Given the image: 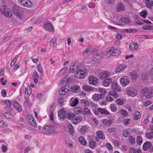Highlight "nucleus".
<instances>
[{"mask_svg": "<svg viewBox=\"0 0 153 153\" xmlns=\"http://www.w3.org/2000/svg\"><path fill=\"white\" fill-rule=\"evenodd\" d=\"M55 129L54 126L50 125L44 126L42 128V130L43 134L48 135L54 132Z\"/></svg>", "mask_w": 153, "mask_h": 153, "instance_id": "f257e3e1", "label": "nucleus"}, {"mask_svg": "<svg viewBox=\"0 0 153 153\" xmlns=\"http://www.w3.org/2000/svg\"><path fill=\"white\" fill-rule=\"evenodd\" d=\"M141 92L144 96L150 99L153 97V89L149 91L148 88H144L141 90Z\"/></svg>", "mask_w": 153, "mask_h": 153, "instance_id": "f03ea898", "label": "nucleus"}, {"mask_svg": "<svg viewBox=\"0 0 153 153\" xmlns=\"http://www.w3.org/2000/svg\"><path fill=\"white\" fill-rule=\"evenodd\" d=\"M1 12L6 17L10 18L11 17L12 13L10 10L7 8L6 6H1L0 8Z\"/></svg>", "mask_w": 153, "mask_h": 153, "instance_id": "7ed1b4c3", "label": "nucleus"}, {"mask_svg": "<svg viewBox=\"0 0 153 153\" xmlns=\"http://www.w3.org/2000/svg\"><path fill=\"white\" fill-rule=\"evenodd\" d=\"M79 63L75 62L72 63L70 68V71L71 73H74L77 72L79 69Z\"/></svg>", "mask_w": 153, "mask_h": 153, "instance_id": "20e7f679", "label": "nucleus"}, {"mask_svg": "<svg viewBox=\"0 0 153 153\" xmlns=\"http://www.w3.org/2000/svg\"><path fill=\"white\" fill-rule=\"evenodd\" d=\"M26 118L29 123L33 126L35 127L37 126L36 121L32 115H28L27 116Z\"/></svg>", "mask_w": 153, "mask_h": 153, "instance_id": "39448f33", "label": "nucleus"}, {"mask_svg": "<svg viewBox=\"0 0 153 153\" xmlns=\"http://www.w3.org/2000/svg\"><path fill=\"white\" fill-rule=\"evenodd\" d=\"M127 94L129 96L134 97L137 95V90L132 87H130L126 91Z\"/></svg>", "mask_w": 153, "mask_h": 153, "instance_id": "423d86ee", "label": "nucleus"}, {"mask_svg": "<svg viewBox=\"0 0 153 153\" xmlns=\"http://www.w3.org/2000/svg\"><path fill=\"white\" fill-rule=\"evenodd\" d=\"M13 13L19 19H21L22 15L19 12V7L16 6H14L13 8Z\"/></svg>", "mask_w": 153, "mask_h": 153, "instance_id": "0eeeda50", "label": "nucleus"}, {"mask_svg": "<svg viewBox=\"0 0 153 153\" xmlns=\"http://www.w3.org/2000/svg\"><path fill=\"white\" fill-rule=\"evenodd\" d=\"M120 82L121 85L123 86H125L127 85L130 82L129 79L127 76H124L120 79Z\"/></svg>", "mask_w": 153, "mask_h": 153, "instance_id": "6e6552de", "label": "nucleus"}, {"mask_svg": "<svg viewBox=\"0 0 153 153\" xmlns=\"http://www.w3.org/2000/svg\"><path fill=\"white\" fill-rule=\"evenodd\" d=\"M89 83L95 86L96 84L99 82V79L96 77H94L93 76H90L88 78Z\"/></svg>", "mask_w": 153, "mask_h": 153, "instance_id": "1a4fd4ad", "label": "nucleus"}, {"mask_svg": "<svg viewBox=\"0 0 153 153\" xmlns=\"http://www.w3.org/2000/svg\"><path fill=\"white\" fill-rule=\"evenodd\" d=\"M19 3L24 6L29 7L32 5V3L29 0H18Z\"/></svg>", "mask_w": 153, "mask_h": 153, "instance_id": "9d476101", "label": "nucleus"}, {"mask_svg": "<svg viewBox=\"0 0 153 153\" xmlns=\"http://www.w3.org/2000/svg\"><path fill=\"white\" fill-rule=\"evenodd\" d=\"M66 113L64 108L60 109L58 113V116L61 119H65L66 117Z\"/></svg>", "mask_w": 153, "mask_h": 153, "instance_id": "9b49d317", "label": "nucleus"}, {"mask_svg": "<svg viewBox=\"0 0 153 153\" xmlns=\"http://www.w3.org/2000/svg\"><path fill=\"white\" fill-rule=\"evenodd\" d=\"M110 74L107 71H104L100 73L99 74V77L100 79L107 78L110 76Z\"/></svg>", "mask_w": 153, "mask_h": 153, "instance_id": "f8f14e48", "label": "nucleus"}, {"mask_svg": "<svg viewBox=\"0 0 153 153\" xmlns=\"http://www.w3.org/2000/svg\"><path fill=\"white\" fill-rule=\"evenodd\" d=\"M75 76L77 78L80 79L84 77L85 76V72L82 69L79 70L75 74Z\"/></svg>", "mask_w": 153, "mask_h": 153, "instance_id": "ddd939ff", "label": "nucleus"}, {"mask_svg": "<svg viewBox=\"0 0 153 153\" xmlns=\"http://www.w3.org/2000/svg\"><path fill=\"white\" fill-rule=\"evenodd\" d=\"M93 59L95 62L99 63L102 61V58L100 55L96 54L94 55Z\"/></svg>", "mask_w": 153, "mask_h": 153, "instance_id": "4468645a", "label": "nucleus"}, {"mask_svg": "<svg viewBox=\"0 0 153 153\" xmlns=\"http://www.w3.org/2000/svg\"><path fill=\"white\" fill-rule=\"evenodd\" d=\"M143 1L148 8L151 9L153 6V0H143Z\"/></svg>", "mask_w": 153, "mask_h": 153, "instance_id": "2eb2a0df", "label": "nucleus"}, {"mask_svg": "<svg viewBox=\"0 0 153 153\" xmlns=\"http://www.w3.org/2000/svg\"><path fill=\"white\" fill-rule=\"evenodd\" d=\"M125 9L124 4L122 2L118 3L116 7L117 10L118 12H120L123 11Z\"/></svg>", "mask_w": 153, "mask_h": 153, "instance_id": "dca6fc26", "label": "nucleus"}, {"mask_svg": "<svg viewBox=\"0 0 153 153\" xmlns=\"http://www.w3.org/2000/svg\"><path fill=\"white\" fill-rule=\"evenodd\" d=\"M13 105L15 109L18 112H20L22 111V106L18 102H15L13 103Z\"/></svg>", "mask_w": 153, "mask_h": 153, "instance_id": "f3484780", "label": "nucleus"}, {"mask_svg": "<svg viewBox=\"0 0 153 153\" xmlns=\"http://www.w3.org/2000/svg\"><path fill=\"white\" fill-rule=\"evenodd\" d=\"M126 68V66L124 65L121 64L117 68L115 69V72L116 73H119L123 71Z\"/></svg>", "mask_w": 153, "mask_h": 153, "instance_id": "a211bd4d", "label": "nucleus"}, {"mask_svg": "<svg viewBox=\"0 0 153 153\" xmlns=\"http://www.w3.org/2000/svg\"><path fill=\"white\" fill-rule=\"evenodd\" d=\"M138 48L137 43V42L131 43L129 45V48L132 51L136 50Z\"/></svg>", "mask_w": 153, "mask_h": 153, "instance_id": "6ab92c4d", "label": "nucleus"}, {"mask_svg": "<svg viewBox=\"0 0 153 153\" xmlns=\"http://www.w3.org/2000/svg\"><path fill=\"white\" fill-rule=\"evenodd\" d=\"M152 144L149 142H145L143 145V149L144 150H147L151 147Z\"/></svg>", "mask_w": 153, "mask_h": 153, "instance_id": "aec40b11", "label": "nucleus"}, {"mask_svg": "<svg viewBox=\"0 0 153 153\" xmlns=\"http://www.w3.org/2000/svg\"><path fill=\"white\" fill-rule=\"evenodd\" d=\"M96 134L97 137L100 139L104 140L105 137L103 133L101 131H98L96 132Z\"/></svg>", "mask_w": 153, "mask_h": 153, "instance_id": "412c9836", "label": "nucleus"}, {"mask_svg": "<svg viewBox=\"0 0 153 153\" xmlns=\"http://www.w3.org/2000/svg\"><path fill=\"white\" fill-rule=\"evenodd\" d=\"M45 29L49 31H52L53 30V28L52 25L49 23H46L44 26Z\"/></svg>", "mask_w": 153, "mask_h": 153, "instance_id": "4be33fe9", "label": "nucleus"}, {"mask_svg": "<svg viewBox=\"0 0 153 153\" xmlns=\"http://www.w3.org/2000/svg\"><path fill=\"white\" fill-rule=\"evenodd\" d=\"M112 82V79L111 78H109L105 79L104 82H103V85L105 86H108Z\"/></svg>", "mask_w": 153, "mask_h": 153, "instance_id": "5701e85b", "label": "nucleus"}, {"mask_svg": "<svg viewBox=\"0 0 153 153\" xmlns=\"http://www.w3.org/2000/svg\"><path fill=\"white\" fill-rule=\"evenodd\" d=\"M111 87L113 89L116 90L118 92H120L121 91L116 82H112L111 84Z\"/></svg>", "mask_w": 153, "mask_h": 153, "instance_id": "b1692460", "label": "nucleus"}, {"mask_svg": "<svg viewBox=\"0 0 153 153\" xmlns=\"http://www.w3.org/2000/svg\"><path fill=\"white\" fill-rule=\"evenodd\" d=\"M1 103L2 105H5L9 107L10 106L11 102V101L9 100H6L2 101Z\"/></svg>", "mask_w": 153, "mask_h": 153, "instance_id": "393cba45", "label": "nucleus"}, {"mask_svg": "<svg viewBox=\"0 0 153 153\" xmlns=\"http://www.w3.org/2000/svg\"><path fill=\"white\" fill-rule=\"evenodd\" d=\"M98 111L99 113L102 114L108 115L109 114V112L105 109L99 108H98Z\"/></svg>", "mask_w": 153, "mask_h": 153, "instance_id": "a878e982", "label": "nucleus"}, {"mask_svg": "<svg viewBox=\"0 0 153 153\" xmlns=\"http://www.w3.org/2000/svg\"><path fill=\"white\" fill-rule=\"evenodd\" d=\"M74 112L76 114L79 115L80 113L82 114V109L79 107H77L74 109Z\"/></svg>", "mask_w": 153, "mask_h": 153, "instance_id": "bb28decb", "label": "nucleus"}, {"mask_svg": "<svg viewBox=\"0 0 153 153\" xmlns=\"http://www.w3.org/2000/svg\"><path fill=\"white\" fill-rule=\"evenodd\" d=\"M82 119V117L80 116H75L74 117L73 121H74V123H78L80 122Z\"/></svg>", "mask_w": 153, "mask_h": 153, "instance_id": "cd10ccee", "label": "nucleus"}, {"mask_svg": "<svg viewBox=\"0 0 153 153\" xmlns=\"http://www.w3.org/2000/svg\"><path fill=\"white\" fill-rule=\"evenodd\" d=\"M121 22L123 23L127 24L130 22V20L128 18L123 17L120 19Z\"/></svg>", "mask_w": 153, "mask_h": 153, "instance_id": "c85d7f7f", "label": "nucleus"}, {"mask_svg": "<svg viewBox=\"0 0 153 153\" xmlns=\"http://www.w3.org/2000/svg\"><path fill=\"white\" fill-rule=\"evenodd\" d=\"M79 88V87L78 85H76L71 87V91L73 92H75L77 91Z\"/></svg>", "mask_w": 153, "mask_h": 153, "instance_id": "c756f323", "label": "nucleus"}, {"mask_svg": "<svg viewBox=\"0 0 153 153\" xmlns=\"http://www.w3.org/2000/svg\"><path fill=\"white\" fill-rule=\"evenodd\" d=\"M79 140L82 144L85 146L87 145L86 140L84 139L82 137H80L79 138Z\"/></svg>", "mask_w": 153, "mask_h": 153, "instance_id": "7c9ffc66", "label": "nucleus"}, {"mask_svg": "<svg viewBox=\"0 0 153 153\" xmlns=\"http://www.w3.org/2000/svg\"><path fill=\"white\" fill-rule=\"evenodd\" d=\"M84 111H82V114L84 115H86L87 114L89 115L91 114L90 110L86 108H84L83 109Z\"/></svg>", "mask_w": 153, "mask_h": 153, "instance_id": "2f4dec72", "label": "nucleus"}, {"mask_svg": "<svg viewBox=\"0 0 153 153\" xmlns=\"http://www.w3.org/2000/svg\"><path fill=\"white\" fill-rule=\"evenodd\" d=\"M120 53H121L119 50L117 49H115L114 48V50H113V51L112 54V56H117L120 54Z\"/></svg>", "mask_w": 153, "mask_h": 153, "instance_id": "473e14b6", "label": "nucleus"}, {"mask_svg": "<svg viewBox=\"0 0 153 153\" xmlns=\"http://www.w3.org/2000/svg\"><path fill=\"white\" fill-rule=\"evenodd\" d=\"M91 49V48L90 46L87 47L82 53V55L85 56H87L88 53L90 52Z\"/></svg>", "mask_w": 153, "mask_h": 153, "instance_id": "72a5a7b5", "label": "nucleus"}, {"mask_svg": "<svg viewBox=\"0 0 153 153\" xmlns=\"http://www.w3.org/2000/svg\"><path fill=\"white\" fill-rule=\"evenodd\" d=\"M4 116L7 119H13V115L9 112L5 113Z\"/></svg>", "mask_w": 153, "mask_h": 153, "instance_id": "f704fd0d", "label": "nucleus"}, {"mask_svg": "<svg viewBox=\"0 0 153 153\" xmlns=\"http://www.w3.org/2000/svg\"><path fill=\"white\" fill-rule=\"evenodd\" d=\"M130 74L131 76V78L134 79H136L138 77V75L136 72L133 71L130 73Z\"/></svg>", "mask_w": 153, "mask_h": 153, "instance_id": "c9c22d12", "label": "nucleus"}, {"mask_svg": "<svg viewBox=\"0 0 153 153\" xmlns=\"http://www.w3.org/2000/svg\"><path fill=\"white\" fill-rule=\"evenodd\" d=\"M125 101L124 99L122 100L121 99H117L116 101V102L118 105H123L124 104V102Z\"/></svg>", "mask_w": 153, "mask_h": 153, "instance_id": "e433bc0d", "label": "nucleus"}, {"mask_svg": "<svg viewBox=\"0 0 153 153\" xmlns=\"http://www.w3.org/2000/svg\"><path fill=\"white\" fill-rule=\"evenodd\" d=\"M143 30H153V26L152 25H144L142 27Z\"/></svg>", "mask_w": 153, "mask_h": 153, "instance_id": "4c0bfd02", "label": "nucleus"}, {"mask_svg": "<svg viewBox=\"0 0 153 153\" xmlns=\"http://www.w3.org/2000/svg\"><path fill=\"white\" fill-rule=\"evenodd\" d=\"M89 145L90 147L92 149L94 148L96 145V143L94 140H91L89 142Z\"/></svg>", "mask_w": 153, "mask_h": 153, "instance_id": "58836bf2", "label": "nucleus"}, {"mask_svg": "<svg viewBox=\"0 0 153 153\" xmlns=\"http://www.w3.org/2000/svg\"><path fill=\"white\" fill-rule=\"evenodd\" d=\"M109 95H112L115 98H117L118 97L119 95L117 93L114 91H110L108 93Z\"/></svg>", "mask_w": 153, "mask_h": 153, "instance_id": "ea45409f", "label": "nucleus"}, {"mask_svg": "<svg viewBox=\"0 0 153 153\" xmlns=\"http://www.w3.org/2000/svg\"><path fill=\"white\" fill-rule=\"evenodd\" d=\"M114 49V47H112L111 48L110 50L106 52V55L107 56H109L111 55H112V53Z\"/></svg>", "mask_w": 153, "mask_h": 153, "instance_id": "a19ab883", "label": "nucleus"}, {"mask_svg": "<svg viewBox=\"0 0 153 153\" xmlns=\"http://www.w3.org/2000/svg\"><path fill=\"white\" fill-rule=\"evenodd\" d=\"M68 126L69 129V130L70 134L71 135H73L74 132L72 125L70 123H68Z\"/></svg>", "mask_w": 153, "mask_h": 153, "instance_id": "79ce46f5", "label": "nucleus"}, {"mask_svg": "<svg viewBox=\"0 0 153 153\" xmlns=\"http://www.w3.org/2000/svg\"><path fill=\"white\" fill-rule=\"evenodd\" d=\"M146 137L149 139H151L153 138V131L148 132L146 133Z\"/></svg>", "mask_w": 153, "mask_h": 153, "instance_id": "37998d69", "label": "nucleus"}, {"mask_svg": "<svg viewBox=\"0 0 153 153\" xmlns=\"http://www.w3.org/2000/svg\"><path fill=\"white\" fill-rule=\"evenodd\" d=\"M134 116L136 120H138L140 119L141 117V114L138 111L135 112L134 114Z\"/></svg>", "mask_w": 153, "mask_h": 153, "instance_id": "c03bdc74", "label": "nucleus"}, {"mask_svg": "<svg viewBox=\"0 0 153 153\" xmlns=\"http://www.w3.org/2000/svg\"><path fill=\"white\" fill-rule=\"evenodd\" d=\"M83 88L85 91H91L93 90L92 88L87 85H84L83 87Z\"/></svg>", "mask_w": 153, "mask_h": 153, "instance_id": "a18cd8bd", "label": "nucleus"}, {"mask_svg": "<svg viewBox=\"0 0 153 153\" xmlns=\"http://www.w3.org/2000/svg\"><path fill=\"white\" fill-rule=\"evenodd\" d=\"M102 122L105 125L107 126H109L112 123V122L111 120H107L105 119L103 120Z\"/></svg>", "mask_w": 153, "mask_h": 153, "instance_id": "49530a36", "label": "nucleus"}, {"mask_svg": "<svg viewBox=\"0 0 153 153\" xmlns=\"http://www.w3.org/2000/svg\"><path fill=\"white\" fill-rule=\"evenodd\" d=\"M78 102L79 101L76 98L72 101L71 104L72 106H75L78 104Z\"/></svg>", "mask_w": 153, "mask_h": 153, "instance_id": "de8ad7c7", "label": "nucleus"}, {"mask_svg": "<svg viewBox=\"0 0 153 153\" xmlns=\"http://www.w3.org/2000/svg\"><path fill=\"white\" fill-rule=\"evenodd\" d=\"M136 141L137 144L139 145L141 144L142 143V140L141 136H137Z\"/></svg>", "mask_w": 153, "mask_h": 153, "instance_id": "09e8293b", "label": "nucleus"}, {"mask_svg": "<svg viewBox=\"0 0 153 153\" xmlns=\"http://www.w3.org/2000/svg\"><path fill=\"white\" fill-rule=\"evenodd\" d=\"M75 116V114L73 113H69L67 114V118L69 120H71L74 118Z\"/></svg>", "mask_w": 153, "mask_h": 153, "instance_id": "8fccbe9b", "label": "nucleus"}, {"mask_svg": "<svg viewBox=\"0 0 153 153\" xmlns=\"http://www.w3.org/2000/svg\"><path fill=\"white\" fill-rule=\"evenodd\" d=\"M128 140L129 143L131 144H133L135 143V139L132 136L129 137L128 138Z\"/></svg>", "mask_w": 153, "mask_h": 153, "instance_id": "3c124183", "label": "nucleus"}, {"mask_svg": "<svg viewBox=\"0 0 153 153\" xmlns=\"http://www.w3.org/2000/svg\"><path fill=\"white\" fill-rule=\"evenodd\" d=\"M87 130V127L85 126H82L80 129V131L82 134L84 133Z\"/></svg>", "mask_w": 153, "mask_h": 153, "instance_id": "603ef678", "label": "nucleus"}, {"mask_svg": "<svg viewBox=\"0 0 153 153\" xmlns=\"http://www.w3.org/2000/svg\"><path fill=\"white\" fill-rule=\"evenodd\" d=\"M92 98L94 101H97L99 100V94H95L93 95Z\"/></svg>", "mask_w": 153, "mask_h": 153, "instance_id": "864d4df0", "label": "nucleus"}, {"mask_svg": "<svg viewBox=\"0 0 153 153\" xmlns=\"http://www.w3.org/2000/svg\"><path fill=\"white\" fill-rule=\"evenodd\" d=\"M110 108L111 111H112L115 112L117 110V108L116 107L115 105L114 104L111 105Z\"/></svg>", "mask_w": 153, "mask_h": 153, "instance_id": "5fc2aeb1", "label": "nucleus"}, {"mask_svg": "<svg viewBox=\"0 0 153 153\" xmlns=\"http://www.w3.org/2000/svg\"><path fill=\"white\" fill-rule=\"evenodd\" d=\"M147 14V12L146 11H143L140 13V15L144 18H146Z\"/></svg>", "mask_w": 153, "mask_h": 153, "instance_id": "6e6d98bb", "label": "nucleus"}, {"mask_svg": "<svg viewBox=\"0 0 153 153\" xmlns=\"http://www.w3.org/2000/svg\"><path fill=\"white\" fill-rule=\"evenodd\" d=\"M63 86L64 88V92L66 94L68 91H69L70 87L68 85H65Z\"/></svg>", "mask_w": 153, "mask_h": 153, "instance_id": "4d7b16f0", "label": "nucleus"}, {"mask_svg": "<svg viewBox=\"0 0 153 153\" xmlns=\"http://www.w3.org/2000/svg\"><path fill=\"white\" fill-rule=\"evenodd\" d=\"M81 103L83 104L85 106H88L89 105L88 102L85 100H81Z\"/></svg>", "mask_w": 153, "mask_h": 153, "instance_id": "13d9d810", "label": "nucleus"}, {"mask_svg": "<svg viewBox=\"0 0 153 153\" xmlns=\"http://www.w3.org/2000/svg\"><path fill=\"white\" fill-rule=\"evenodd\" d=\"M29 94L28 93V91L27 88H25V99H29Z\"/></svg>", "mask_w": 153, "mask_h": 153, "instance_id": "bf43d9fd", "label": "nucleus"}, {"mask_svg": "<svg viewBox=\"0 0 153 153\" xmlns=\"http://www.w3.org/2000/svg\"><path fill=\"white\" fill-rule=\"evenodd\" d=\"M106 3L108 4L112 5L114 4L115 2L114 0H105Z\"/></svg>", "mask_w": 153, "mask_h": 153, "instance_id": "052dcab7", "label": "nucleus"}, {"mask_svg": "<svg viewBox=\"0 0 153 153\" xmlns=\"http://www.w3.org/2000/svg\"><path fill=\"white\" fill-rule=\"evenodd\" d=\"M37 69L38 71L41 73H42L43 70L42 67L41 65L40 64H39L38 65L37 67Z\"/></svg>", "mask_w": 153, "mask_h": 153, "instance_id": "680f3d73", "label": "nucleus"}, {"mask_svg": "<svg viewBox=\"0 0 153 153\" xmlns=\"http://www.w3.org/2000/svg\"><path fill=\"white\" fill-rule=\"evenodd\" d=\"M64 88L63 86L62 88H60L59 90V93L61 95H65V93L64 92Z\"/></svg>", "mask_w": 153, "mask_h": 153, "instance_id": "e2e57ef3", "label": "nucleus"}, {"mask_svg": "<svg viewBox=\"0 0 153 153\" xmlns=\"http://www.w3.org/2000/svg\"><path fill=\"white\" fill-rule=\"evenodd\" d=\"M129 134V133L128 131V130L126 129L123 131V136L125 137H127Z\"/></svg>", "mask_w": 153, "mask_h": 153, "instance_id": "0e129e2a", "label": "nucleus"}, {"mask_svg": "<svg viewBox=\"0 0 153 153\" xmlns=\"http://www.w3.org/2000/svg\"><path fill=\"white\" fill-rule=\"evenodd\" d=\"M121 111L122 112V115H123L125 117H126L128 115V113L126 111L122 109H121Z\"/></svg>", "mask_w": 153, "mask_h": 153, "instance_id": "69168bd1", "label": "nucleus"}, {"mask_svg": "<svg viewBox=\"0 0 153 153\" xmlns=\"http://www.w3.org/2000/svg\"><path fill=\"white\" fill-rule=\"evenodd\" d=\"M58 101L59 103L61 104L60 105H62V103L64 102V100L61 97H59L58 98Z\"/></svg>", "mask_w": 153, "mask_h": 153, "instance_id": "338daca9", "label": "nucleus"}, {"mask_svg": "<svg viewBox=\"0 0 153 153\" xmlns=\"http://www.w3.org/2000/svg\"><path fill=\"white\" fill-rule=\"evenodd\" d=\"M116 131V129L115 128H110L108 129V131L109 133L115 132Z\"/></svg>", "mask_w": 153, "mask_h": 153, "instance_id": "774afa93", "label": "nucleus"}]
</instances>
